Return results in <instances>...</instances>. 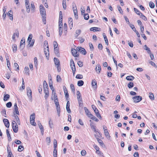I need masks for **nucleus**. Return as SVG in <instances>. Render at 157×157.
I'll return each instance as SVG.
<instances>
[{
  "instance_id": "nucleus-40",
  "label": "nucleus",
  "mask_w": 157,
  "mask_h": 157,
  "mask_svg": "<svg viewBox=\"0 0 157 157\" xmlns=\"http://www.w3.org/2000/svg\"><path fill=\"white\" fill-rule=\"evenodd\" d=\"M49 86L50 88V89H51L53 91L54 90V88L53 86L52 82V81L51 83L50 82H49Z\"/></svg>"
},
{
  "instance_id": "nucleus-54",
  "label": "nucleus",
  "mask_w": 157,
  "mask_h": 157,
  "mask_svg": "<svg viewBox=\"0 0 157 157\" xmlns=\"http://www.w3.org/2000/svg\"><path fill=\"white\" fill-rule=\"evenodd\" d=\"M42 21L44 24H46V16H43L42 17Z\"/></svg>"
},
{
  "instance_id": "nucleus-9",
  "label": "nucleus",
  "mask_w": 157,
  "mask_h": 157,
  "mask_svg": "<svg viewBox=\"0 0 157 157\" xmlns=\"http://www.w3.org/2000/svg\"><path fill=\"white\" fill-rule=\"evenodd\" d=\"M14 122L15 126L12 127V128L13 132L15 133H17L18 130V126L17 124V123L16 121Z\"/></svg>"
},
{
  "instance_id": "nucleus-26",
  "label": "nucleus",
  "mask_w": 157,
  "mask_h": 157,
  "mask_svg": "<svg viewBox=\"0 0 157 157\" xmlns=\"http://www.w3.org/2000/svg\"><path fill=\"white\" fill-rule=\"evenodd\" d=\"M134 10L135 12L139 16H140L141 14L142 13L139 10L136 8H134Z\"/></svg>"
},
{
  "instance_id": "nucleus-13",
  "label": "nucleus",
  "mask_w": 157,
  "mask_h": 157,
  "mask_svg": "<svg viewBox=\"0 0 157 157\" xmlns=\"http://www.w3.org/2000/svg\"><path fill=\"white\" fill-rule=\"evenodd\" d=\"M90 30L94 32L99 31L101 30V29L100 28L94 27L90 28Z\"/></svg>"
},
{
  "instance_id": "nucleus-46",
  "label": "nucleus",
  "mask_w": 157,
  "mask_h": 157,
  "mask_svg": "<svg viewBox=\"0 0 157 157\" xmlns=\"http://www.w3.org/2000/svg\"><path fill=\"white\" fill-rule=\"evenodd\" d=\"M90 118L91 119L95 121H96V122H98L99 121L98 119H97L95 116H94L93 115V116H91V117H90Z\"/></svg>"
},
{
  "instance_id": "nucleus-37",
  "label": "nucleus",
  "mask_w": 157,
  "mask_h": 157,
  "mask_svg": "<svg viewBox=\"0 0 157 157\" xmlns=\"http://www.w3.org/2000/svg\"><path fill=\"white\" fill-rule=\"evenodd\" d=\"M149 6L151 8H154L155 6V4L152 2H149Z\"/></svg>"
},
{
  "instance_id": "nucleus-28",
  "label": "nucleus",
  "mask_w": 157,
  "mask_h": 157,
  "mask_svg": "<svg viewBox=\"0 0 157 157\" xmlns=\"http://www.w3.org/2000/svg\"><path fill=\"white\" fill-rule=\"evenodd\" d=\"M13 51V52H15L17 50V45L16 44H13L12 45Z\"/></svg>"
},
{
  "instance_id": "nucleus-49",
  "label": "nucleus",
  "mask_w": 157,
  "mask_h": 157,
  "mask_svg": "<svg viewBox=\"0 0 157 157\" xmlns=\"http://www.w3.org/2000/svg\"><path fill=\"white\" fill-rule=\"evenodd\" d=\"M96 153H97L98 155L100 156H103V153L101 151H99V150H97L96 151Z\"/></svg>"
},
{
  "instance_id": "nucleus-15",
  "label": "nucleus",
  "mask_w": 157,
  "mask_h": 157,
  "mask_svg": "<svg viewBox=\"0 0 157 157\" xmlns=\"http://www.w3.org/2000/svg\"><path fill=\"white\" fill-rule=\"evenodd\" d=\"M66 109L67 112L68 113H71V109L70 108V102L69 101H68L67 103Z\"/></svg>"
},
{
  "instance_id": "nucleus-43",
  "label": "nucleus",
  "mask_w": 157,
  "mask_h": 157,
  "mask_svg": "<svg viewBox=\"0 0 157 157\" xmlns=\"http://www.w3.org/2000/svg\"><path fill=\"white\" fill-rule=\"evenodd\" d=\"M24 149V147L22 145H20L18 146V151H21Z\"/></svg>"
},
{
  "instance_id": "nucleus-18",
  "label": "nucleus",
  "mask_w": 157,
  "mask_h": 157,
  "mask_svg": "<svg viewBox=\"0 0 157 157\" xmlns=\"http://www.w3.org/2000/svg\"><path fill=\"white\" fill-rule=\"evenodd\" d=\"M91 84H92V85L93 87L94 88H97V82L95 79H93L92 81Z\"/></svg>"
},
{
  "instance_id": "nucleus-22",
  "label": "nucleus",
  "mask_w": 157,
  "mask_h": 157,
  "mask_svg": "<svg viewBox=\"0 0 157 157\" xmlns=\"http://www.w3.org/2000/svg\"><path fill=\"white\" fill-rule=\"evenodd\" d=\"M81 30L78 29L76 31L75 33V38H77L78 36L81 33Z\"/></svg>"
},
{
  "instance_id": "nucleus-51",
  "label": "nucleus",
  "mask_w": 157,
  "mask_h": 157,
  "mask_svg": "<svg viewBox=\"0 0 157 157\" xmlns=\"http://www.w3.org/2000/svg\"><path fill=\"white\" fill-rule=\"evenodd\" d=\"M62 5L63 6V8L64 10H65L66 8V2L65 1L63 0L62 3Z\"/></svg>"
},
{
  "instance_id": "nucleus-44",
  "label": "nucleus",
  "mask_w": 157,
  "mask_h": 157,
  "mask_svg": "<svg viewBox=\"0 0 157 157\" xmlns=\"http://www.w3.org/2000/svg\"><path fill=\"white\" fill-rule=\"evenodd\" d=\"M62 80L61 78L59 75H57L56 77V81L57 82H60Z\"/></svg>"
},
{
  "instance_id": "nucleus-30",
  "label": "nucleus",
  "mask_w": 157,
  "mask_h": 157,
  "mask_svg": "<svg viewBox=\"0 0 157 157\" xmlns=\"http://www.w3.org/2000/svg\"><path fill=\"white\" fill-rule=\"evenodd\" d=\"M24 71L25 73L26 74H28V75H29V69L28 67H25V68Z\"/></svg>"
},
{
  "instance_id": "nucleus-6",
  "label": "nucleus",
  "mask_w": 157,
  "mask_h": 157,
  "mask_svg": "<svg viewBox=\"0 0 157 157\" xmlns=\"http://www.w3.org/2000/svg\"><path fill=\"white\" fill-rule=\"evenodd\" d=\"M46 43V44H45V46H47L46 47L47 48V51H48V53H45V54H44L46 56V58L48 59V58L49 57V50L48 48V42L47 41H44V44H45Z\"/></svg>"
},
{
  "instance_id": "nucleus-35",
  "label": "nucleus",
  "mask_w": 157,
  "mask_h": 157,
  "mask_svg": "<svg viewBox=\"0 0 157 157\" xmlns=\"http://www.w3.org/2000/svg\"><path fill=\"white\" fill-rule=\"evenodd\" d=\"M145 48L144 49L147 51V52L148 53H151V51L150 49L148 48L147 45H144Z\"/></svg>"
},
{
  "instance_id": "nucleus-50",
  "label": "nucleus",
  "mask_w": 157,
  "mask_h": 157,
  "mask_svg": "<svg viewBox=\"0 0 157 157\" xmlns=\"http://www.w3.org/2000/svg\"><path fill=\"white\" fill-rule=\"evenodd\" d=\"M89 15L88 13H85L84 15V18L86 20H87L89 18Z\"/></svg>"
},
{
  "instance_id": "nucleus-32",
  "label": "nucleus",
  "mask_w": 157,
  "mask_h": 157,
  "mask_svg": "<svg viewBox=\"0 0 157 157\" xmlns=\"http://www.w3.org/2000/svg\"><path fill=\"white\" fill-rule=\"evenodd\" d=\"M44 93L45 94V95L44 96V98L46 99L48 98V97L49 95V92L48 91H44Z\"/></svg>"
},
{
  "instance_id": "nucleus-2",
  "label": "nucleus",
  "mask_w": 157,
  "mask_h": 157,
  "mask_svg": "<svg viewBox=\"0 0 157 157\" xmlns=\"http://www.w3.org/2000/svg\"><path fill=\"white\" fill-rule=\"evenodd\" d=\"M40 12L41 15L42 17L46 16V11L43 5H40Z\"/></svg>"
},
{
  "instance_id": "nucleus-42",
  "label": "nucleus",
  "mask_w": 157,
  "mask_h": 157,
  "mask_svg": "<svg viewBox=\"0 0 157 157\" xmlns=\"http://www.w3.org/2000/svg\"><path fill=\"white\" fill-rule=\"evenodd\" d=\"M72 65H73L74 68H75V65L74 61L72 59H71L70 60V66L71 67Z\"/></svg>"
},
{
  "instance_id": "nucleus-8",
  "label": "nucleus",
  "mask_w": 157,
  "mask_h": 157,
  "mask_svg": "<svg viewBox=\"0 0 157 157\" xmlns=\"http://www.w3.org/2000/svg\"><path fill=\"white\" fill-rule=\"evenodd\" d=\"M84 109L86 115L89 117L90 118L91 116H93V115L91 113L90 111H89V110L86 107H84Z\"/></svg>"
},
{
  "instance_id": "nucleus-47",
  "label": "nucleus",
  "mask_w": 157,
  "mask_h": 157,
  "mask_svg": "<svg viewBox=\"0 0 157 157\" xmlns=\"http://www.w3.org/2000/svg\"><path fill=\"white\" fill-rule=\"evenodd\" d=\"M149 97L151 99V100H153L154 99V95L153 93H149Z\"/></svg>"
},
{
  "instance_id": "nucleus-4",
  "label": "nucleus",
  "mask_w": 157,
  "mask_h": 157,
  "mask_svg": "<svg viewBox=\"0 0 157 157\" xmlns=\"http://www.w3.org/2000/svg\"><path fill=\"white\" fill-rule=\"evenodd\" d=\"M132 99L135 102L137 103L140 101L142 99V98L140 96H136L133 97Z\"/></svg>"
},
{
  "instance_id": "nucleus-3",
  "label": "nucleus",
  "mask_w": 157,
  "mask_h": 157,
  "mask_svg": "<svg viewBox=\"0 0 157 157\" xmlns=\"http://www.w3.org/2000/svg\"><path fill=\"white\" fill-rule=\"evenodd\" d=\"M76 49L78 52L82 54L85 55L86 54V52L85 49L81 47H77L76 48Z\"/></svg>"
},
{
  "instance_id": "nucleus-34",
  "label": "nucleus",
  "mask_w": 157,
  "mask_h": 157,
  "mask_svg": "<svg viewBox=\"0 0 157 157\" xmlns=\"http://www.w3.org/2000/svg\"><path fill=\"white\" fill-rule=\"evenodd\" d=\"M57 147V141L56 139L54 140V150H56V148Z\"/></svg>"
},
{
  "instance_id": "nucleus-60",
  "label": "nucleus",
  "mask_w": 157,
  "mask_h": 157,
  "mask_svg": "<svg viewBox=\"0 0 157 157\" xmlns=\"http://www.w3.org/2000/svg\"><path fill=\"white\" fill-rule=\"evenodd\" d=\"M117 8L118 9V11H119L120 13L121 14H122L123 12L122 10L121 7L119 6H117Z\"/></svg>"
},
{
  "instance_id": "nucleus-57",
  "label": "nucleus",
  "mask_w": 157,
  "mask_h": 157,
  "mask_svg": "<svg viewBox=\"0 0 157 157\" xmlns=\"http://www.w3.org/2000/svg\"><path fill=\"white\" fill-rule=\"evenodd\" d=\"M46 142L49 145L51 142V140L50 137H47L46 138Z\"/></svg>"
},
{
  "instance_id": "nucleus-16",
  "label": "nucleus",
  "mask_w": 157,
  "mask_h": 157,
  "mask_svg": "<svg viewBox=\"0 0 157 157\" xmlns=\"http://www.w3.org/2000/svg\"><path fill=\"white\" fill-rule=\"evenodd\" d=\"M38 125L39 126V127L41 130V133L43 135L44 134V128L42 126L41 123H40V121H39L38 124Z\"/></svg>"
},
{
  "instance_id": "nucleus-53",
  "label": "nucleus",
  "mask_w": 157,
  "mask_h": 157,
  "mask_svg": "<svg viewBox=\"0 0 157 157\" xmlns=\"http://www.w3.org/2000/svg\"><path fill=\"white\" fill-rule=\"evenodd\" d=\"M1 113L3 114V116L5 117H6V112L5 109H3L1 112Z\"/></svg>"
},
{
  "instance_id": "nucleus-61",
  "label": "nucleus",
  "mask_w": 157,
  "mask_h": 157,
  "mask_svg": "<svg viewBox=\"0 0 157 157\" xmlns=\"http://www.w3.org/2000/svg\"><path fill=\"white\" fill-rule=\"evenodd\" d=\"M65 96L66 98V100H68V98L69 97V95L68 92V91H66L65 92H64Z\"/></svg>"
},
{
  "instance_id": "nucleus-48",
  "label": "nucleus",
  "mask_w": 157,
  "mask_h": 157,
  "mask_svg": "<svg viewBox=\"0 0 157 157\" xmlns=\"http://www.w3.org/2000/svg\"><path fill=\"white\" fill-rule=\"evenodd\" d=\"M32 35L31 34H30L28 37L27 41H29V42H31V40H32Z\"/></svg>"
},
{
  "instance_id": "nucleus-45",
  "label": "nucleus",
  "mask_w": 157,
  "mask_h": 157,
  "mask_svg": "<svg viewBox=\"0 0 157 157\" xmlns=\"http://www.w3.org/2000/svg\"><path fill=\"white\" fill-rule=\"evenodd\" d=\"M54 49L57 48L58 47V44L56 41H54L53 43Z\"/></svg>"
},
{
  "instance_id": "nucleus-5",
  "label": "nucleus",
  "mask_w": 157,
  "mask_h": 157,
  "mask_svg": "<svg viewBox=\"0 0 157 157\" xmlns=\"http://www.w3.org/2000/svg\"><path fill=\"white\" fill-rule=\"evenodd\" d=\"M15 113L17 115H19L20 114L18 110V108L17 106V104L15 103L14 104V107H13V113Z\"/></svg>"
},
{
  "instance_id": "nucleus-31",
  "label": "nucleus",
  "mask_w": 157,
  "mask_h": 157,
  "mask_svg": "<svg viewBox=\"0 0 157 157\" xmlns=\"http://www.w3.org/2000/svg\"><path fill=\"white\" fill-rule=\"evenodd\" d=\"M128 86L129 88H131L133 87L134 86L133 82H129V83L128 84Z\"/></svg>"
},
{
  "instance_id": "nucleus-24",
  "label": "nucleus",
  "mask_w": 157,
  "mask_h": 157,
  "mask_svg": "<svg viewBox=\"0 0 157 157\" xmlns=\"http://www.w3.org/2000/svg\"><path fill=\"white\" fill-rule=\"evenodd\" d=\"M101 69V66L100 64H98L96 67V71H98V73H100Z\"/></svg>"
},
{
  "instance_id": "nucleus-23",
  "label": "nucleus",
  "mask_w": 157,
  "mask_h": 157,
  "mask_svg": "<svg viewBox=\"0 0 157 157\" xmlns=\"http://www.w3.org/2000/svg\"><path fill=\"white\" fill-rule=\"evenodd\" d=\"M134 77L132 75L127 76L126 78V79L128 81H132L134 79Z\"/></svg>"
},
{
  "instance_id": "nucleus-58",
  "label": "nucleus",
  "mask_w": 157,
  "mask_h": 157,
  "mask_svg": "<svg viewBox=\"0 0 157 157\" xmlns=\"http://www.w3.org/2000/svg\"><path fill=\"white\" fill-rule=\"evenodd\" d=\"M59 35L60 36L63 33V28H59Z\"/></svg>"
},
{
  "instance_id": "nucleus-64",
  "label": "nucleus",
  "mask_w": 157,
  "mask_h": 157,
  "mask_svg": "<svg viewBox=\"0 0 157 157\" xmlns=\"http://www.w3.org/2000/svg\"><path fill=\"white\" fill-rule=\"evenodd\" d=\"M63 29H64V31H65L66 32L67 31V24L66 23H65L64 24Z\"/></svg>"
},
{
  "instance_id": "nucleus-12",
  "label": "nucleus",
  "mask_w": 157,
  "mask_h": 157,
  "mask_svg": "<svg viewBox=\"0 0 157 157\" xmlns=\"http://www.w3.org/2000/svg\"><path fill=\"white\" fill-rule=\"evenodd\" d=\"M3 121L5 126L8 128L10 126V123L8 120L6 119H4Z\"/></svg>"
},
{
  "instance_id": "nucleus-36",
  "label": "nucleus",
  "mask_w": 157,
  "mask_h": 157,
  "mask_svg": "<svg viewBox=\"0 0 157 157\" xmlns=\"http://www.w3.org/2000/svg\"><path fill=\"white\" fill-rule=\"evenodd\" d=\"M57 112L58 114V115L59 117L60 116V106L56 108Z\"/></svg>"
},
{
  "instance_id": "nucleus-52",
  "label": "nucleus",
  "mask_w": 157,
  "mask_h": 157,
  "mask_svg": "<svg viewBox=\"0 0 157 157\" xmlns=\"http://www.w3.org/2000/svg\"><path fill=\"white\" fill-rule=\"evenodd\" d=\"M78 103L79 106H82L83 104L82 98H80V99H78Z\"/></svg>"
},
{
  "instance_id": "nucleus-11",
  "label": "nucleus",
  "mask_w": 157,
  "mask_h": 157,
  "mask_svg": "<svg viewBox=\"0 0 157 157\" xmlns=\"http://www.w3.org/2000/svg\"><path fill=\"white\" fill-rule=\"evenodd\" d=\"M43 88L44 91H48V85L45 80L43 82Z\"/></svg>"
},
{
  "instance_id": "nucleus-25",
  "label": "nucleus",
  "mask_w": 157,
  "mask_h": 157,
  "mask_svg": "<svg viewBox=\"0 0 157 157\" xmlns=\"http://www.w3.org/2000/svg\"><path fill=\"white\" fill-rule=\"evenodd\" d=\"M10 97V96L8 94H6L4 96L3 100L4 101H7Z\"/></svg>"
},
{
  "instance_id": "nucleus-62",
  "label": "nucleus",
  "mask_w": 157,
  "mask_h": 157,
  "mask_svg": "<svg viewBox=\"0 0 157 157\" xmlns=\"http://www.w3.org/2000/svg\"><path fill=\"white\" fill-rule=\"evenodd\" d=\"M26 10H27V12L29 13L30 12V4L28 5H26Z\"/></svg>"
},
{
  "instance_id": "nucleus-56",
  "label": "nucleus",
  "mask_w": 157,
  "mask_h": 157,
  "mask_svg": "<svg viewBox=\"0 0 157 157\" xmlns=\"http://www.w3.org/2000/svg\"><path fill=\"white\" fill-rule=\"evenodd\" d=\"M12 105V103L11 102H9L6 103V106L7 108H10Z\"/></svg>"
},
{
  "instance_id": "nucleus-19",
  "label": "nucleus",
  "mask_w": 157,
  "mask_h": 157,
  "mask_svg": "<svg viewBox=\"0 0 157 157\" xmlns=\"http://www.w3.org/2000/svg\"><path fill=\"white\" fill-rule=\"evenodd\" d=\"M13 12L11 10H10L8 11L7 13V16L10 17V19L11 20H13V17L12 13Z\"/></svg>"
},
{
  "instance_id": "nucleus-63",
  "label": "nucleus",
  "mask_w": 157,
  "mask_h": 157,
  "mask_svg": "<svg viewBox=\"0 0 157 157\" xmlns=\"http://www.w3.org/2000/svg\"><path fill=\"white\" fill-rule=\"evenodd\" d=\"M38 90L39 92L41 94L42 91V86L41 85H39Z\"/></svg>"
},
{
  "instance_id": "nucleus-20",
  "label": "nucleus",
  "mask_w": 157,
  "mask_h": 157,
  "mask_svg": "<svg viewBox=\"0 0 157 157\" xmlns=\"http://www.w3.org/2000/svg\"><path fill=\"white\" fill-rule=\"evenodd\" d=\"M73 19L71 18H69L68 19V23L69 25L70 29H71L73 27Z\"/></svg>"
},
{
  "instance_id": "nucleus-27",
  "label": "nucleus",
  "mask_w": 157,
  "mask_h": 157,
  "mask_svg": "<svg viewBox=\"0 0 157 157\" xmlns=\"http://www.w3.org/2000/svg\"><path fill=\"white\" fill-rule=\"evenodd\" d=\"M34 41L35 40L34 39H33L31 40V42H29V44L28 45V46H29V47H33L34 45Z\"/></svg>"
},
{
  "instance_id": "nucleus-29",
  "label": "nucleus",
  "mask_w": 157,
  "mask_h": 157,
  "mask_svg": "<svg viewBox=\"0 0 157 157\" xmlns=\"http://www.w3.org/2000/svg\"><path fill=\"white\" fill-rule=\"evenodd\" d=\"M84 82L82 80H80L78 82V85L79 86H81L83 85Z\"/></svg>"
},
{
  "instance_id": "nucleus-59",
  "label": "nucleus",
  "mask_w": 157,
  "mask_h": 157,
  "mask_svg": "<svg viewBox=\"0 0 157 157\" xmlns=\"http://www.w3.org/2000/svg\"><path fill=\"white\" fill-rule=\"evenodd\" d=\"M76 78L78 79H81L83 78V76L82 75L78 74L76 76Z\"/></svg>"
},
{
  "instance_id": "nucleus-17",
  "label": "nucleus",
  "mask_w": 157,
  "mask_h": 157,
  "mask_svg": "<svg viewBox=\"0 0 157 157\" xmlns=\"http://www.w3.org/2000/svg\"><path fill=\"white\" fill-rule=\"evenodd\" d=\"M54 60L55 64L56 66L60 65V62L58 58L55 57L54 59Z\"/></svg>"
},
{
  "instance_id": "nucleus-1",
  "label": "nucleus",
  "mask_w": 157,
  "mask_h": 157,
  "mask_svg": "<svg viewBox=\"0 0 157 157\" xmlns=\"http://www.w3.org/2000/svg\"><path fill=\"white\" fill-rule=\"evenodd\" d=\"M27 95L29 97V100L31 102L32 101V91L30 88L28 87L27 88Z\"/></svg>"
},
{
  "instance_id": "nucleus-39",
  "label": "nucleus",
  "mask_w": 157,
  "mask_h": 157,
  "mask_svg": "<svg viewBox=\"0 0 157 157\" xmlns=\"http://www.w3.org/2000/svg\"><path fill=\"white\" fill-rule=\"evenodd\" d=\"M104 132L105 135L107 137L109 138L110 137V136H109V132L108 131V130H106V131H104Z\"/></svg>"
},
{
  "instance_id": "nucleus-41",
  "label": "nucleus",
  "mask_w": 157,
  "mask_h": 157,
  "mask_svg": "<svg viewBox=\"0 0 157 157\" xmlns=\"http://www.w3.org/2000/svg\"><path fill=\"white\" fill-rule=\"evenodd\" d=\"M140 17L142 18L143 19L144 21H146L147 20V19L146 16L144 15L143 13L141 14L140 15Z\"/></svg>"
},
{
  "instance_id": "nucleus-55",
  "label": "nucleus",
  "mask_w": 157,
  "mask_h": 157,
  "mask_svg": "<svg viewBox=\"0 0 157 157\" xmlns=\"http://www.w3.org/2000/svg\"><path fill=\"white\" fill-rule=\"evenodd\" d=\"M14 67L16 69V70H19V66L18 64L17 63H15L14 64Z\"/></svg>"
},
{
  "instance_id": "nucleus-21",
  "label": "nucleus",
  "mask_w": 157,
  "mask_h": 157,
  "mask_svg": "<svg viewBox=\"0 0 157 157\" xmlns=\"http://www.w3.org/2000/svg\"><path fill=\"white\" fill-rule=\"evenodd\" d=\"M6 133L8 137V140L10 142L11 140V138L10 134L9 132L7 129L6 130Z\"/></svg>"
},
{
  "instance_id": "nucleus-7",
  "label": "nucleus",
  "mask_w": 157,
  "mask_h": 157,
  "mask_svg": "<svg viewBox=\"0 0 157 157\" xmlns=\"http://www.w3.org/2000/svg\"><path fill=\"white\" fill-rule=\"evenodd\" d=\"M71 53L73 56L74 57H77L78 56L79 54L77 52V50L74 48H72L71 50Z\"/></svg>"
},
{
  "instance_id": "nucleus-38",
  "label": "nucleus",
  "mask_w": 157,
  "mask_h": 157,
  "mask_svg": "<svg viewBox=\"0 0 157 157\" xmlns=\"http://www.w3.org/2000/svg\"><path fill=\"white\" fill-rule=\"evenodd\" d=\"M35 114L33 113L31 115L30 117V120H32L33 121H35Z\"/></svg>"
},
{
  "instance_id": "nucleus-33",
  "label": "nucleus",
  "mask_w": 157,
  "mask_h": 157,
  "mask_svg": "<svg viewBox=\"0 0 157 157\" xmlns=\"http://www.w3.org/2000/svg\"><path fill=\"white\" fill-rule=\"evenodd\" d=\"M77 99L82 98L80 92L79 91H78L77 92Z\"/></svg>"
},
{
  "instance_id": "nucleus-14",
  "label": "nucleus",
  "mask_w": 157,
  "mask_h": 157,
  "mask_svg": "<svg viewBox=\"0 0 157 157\" xmlns=\"http://www.w3.org/2000/svg\"><path fill=\"white\" fill-rule=\"evenodd\" d=\"M13 116L15 118V120L16 121V123H17L18 124H20V121L18 116H17V115H16L17 114L15 113H13Z\"/></svg>"
},
{
  "instance_id": "nucleus-10",
  "label": "nucleus",
  "mask_w": 157,
  "mask_h": 157,
  "mask_svg": "<svg viewBox=\"0 0 157 157\" xmlns=\"http://www.w3.org/2000/svg\"><path fill=\"white\" fill-rule=\"evenodd\" d=\"M72 6L73 7V11L74 12L75 17L76 19H77L78 18V12H77V8H76V6H75V7H76V9H74V6Z\"/></svg>"
}]
</instances>
